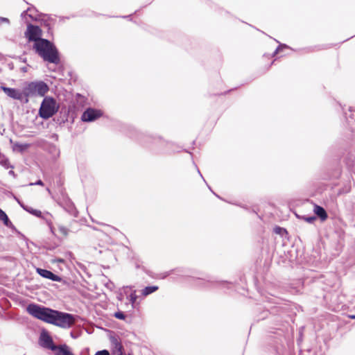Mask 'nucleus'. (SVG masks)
Masks as SVG:
<instances>
[{"instance_id":"obj_7","label":"nucleus","mask_w":355,"mask_h":355,"mask_svg":"<svg viewBox=\"0 0 355 355\" xmlns=\"http://www.w3.org/2000/svg\"><path fill=\"white\" fill-rule=\"evenodd\" d=\"M36 270H37V272L40 275H41L42 277H43L44 278H46V279H51L53 281H55V282H60L62 280L61 277L53 274L52 272H51L49 270H47L45 269H42V268H37Z\"/></svg>"},{"instance_id":"obj_19","label":"nucleus","mask_w":355,"mask_h":355,"mask_svg":"<svg viewBox=\"0 0 355 355\" xmlns=\"http://www.w3.org/2000/svg\"><path fill=\"white\" fill-rule=\"evenodd\" d=\"M304 219L307 221L308 223H312L313 222L316 218L315 216H312V217H306V218H304Z\"/></svg>"},{"instance_id":"obj_4","label":"nucleus","mask_w":355,"mask_h":355,"mask_svg":"<svg viewBox=\"0 0 355 355\" xmlns=\"http://www.w3.org/2000/svg\"><path fill=\"white\" fill-rule=\"evenodd\" d=\"M25 35L28 40L33 41L34 43L36 42L37 40H43L41 38L42 31L37 26H33L31 24L28 25Z\"/></svg>"},{"instance_id":"obj_10","label":"nucleus","mask_w":355,"mask_h":355,"mask_svg":"<svg viewBox=\"0 0 355 355\" xmlns=\"http://www.w3.org/2000/svg\"><path fill=\"white\" fill-rule=\"evenodd\" d=\"M26 16H28L33 20H37V15H36V11L33 8H29L26 11L22 12V17H25Z\"/></svg>"},{"instance_id":"obj_17","label":"nucleus","mask_w":355,"mask_h":355,"mask_svg":"<svg viewBox=\"0 0 355 355\" xmlns=\"http://www.w3.org/2000/svg\"><path fill=\"white\" fill-rule=\"evenodd\" d=\"M94 355H110V353L107 350H101L97 352Z\"/></svg>"},{"instance_id":"obj_13","label":"nucleus","mask_w":355,"mask_h":355,"mask_svg":"<svg viewBox=\"0 0 355 355\" xmlns=\"http://www.w3.org/2000/svg\"><path fill=\"white\" fill-rule=\"evenodd\" d=\"M157 289H158V287L155 286H147L143 290L142 293L144 295H148L156 291Z\"/></svg>"},{"instance_id":"obj_12","label":"nucleus","mask_w":355,"mask_h":355,"mask_svg":"<svg viewBox=\"0 0 355 355\" xmlns=\"http://www.w3.org/2000/svg\"><path fill=\"white\" fill-rule=\"evenodd\" d=\"M113 352L114 355H123V346L121 343L118 342L115 343Z\"/></svg>"},{"instance_id":"obj_25","label":"nucleus","mask_w":355,"mask_h":355,"mask_svg":"<svg viewBox=\"0 0 355 355\" xmlns=\"http://www.w3.org/2000/svg\"><path fill=\"white\" fill-rule=\"evenodd\" d=\"M1 89H10V88H9V87H6L1 86Z\"/></svg>"},{"instance_id":"obj_1","label":"nucleus","mask_w":355,"mask_h":355,"mask_svg":"<svg viewBox=\"0 0 355 355\" xmlns=\"http://www.w3.org/2000/svg\"><path fill=\"white\" fill-rule=\"evenodd\" d=\"M26 310L34 318L62 328H69L74 323V318L71 314L52 310L37 304H31L27 306Z\"/></svg>"},{"instance_id":"obj_26","label":"nucleus","mask_w":355,"mask_h":355,"mask_svg":"<svg viewBox=\"0 0 355 355\" xmlns=\"http://www.w3.org/2000/svg\"><path fill=\"white\" fill-rule=\"evenodd\" d=\"M352 318H355V315L351 316Z\"/></svg>"},{"instance_id":"obj_15","label":"nucleus","mask_w":355,"mask_h":355,"mask_svg":"<svg viewBox=\"0 0 355 355\" xmlns=\"http://www.w3.org/2000/svg\"><path fill=\"white\" fill-rule=\"evenodd\" d=\"M275 232L277 234H282V232H285L286 230L279 227H277L275 228Z\"/></svg>"},{"instance_id":"obj_21","label":"nucleus","mask_w":355,"mask_h":355,"mask_svg":"<svg viewBox=\"0 0 355 355\" xmlns=\"http://www.w3.org/2000/svg\"><path fill=\"white\" fill-rule=\"evenodd\" d=\"M286 47V45H280L273 53V55L277 54L281 49Z\"/></svg>"},{"instance_id":"obj_8","label":"nucleus","mask_w":355,"mask_h":355,"mask_svg":"<svg viewBox=\"0 0 355 355\" xmlns=\"http://www.w3.org/2000/svg\"><path fill=\"white\" fill-rule=\"evenodd\" d=\"M49 85H48L47 83L39 80V81H35V82L30 83L28 84V86L27 89H49Z\"/></svg>"},{"instance_id":"obj_24","label":"nucleus","mask_w":355,"mask_h":355,"mask_svg":"<svg viewBox=\"0 0 355 355\" xmlns=\"http://www.w3.org/2000/svg\"><path fill=\"white\" fill-rule=\"evenodd\" d=\"M45 91H46V90H40V94H42V95H44V94H45V92H45Z\"/></svg>"},{"instance_id":"obj_5","label":"nucleus","mask_w":355,"mask_h":355,"mask_svg":"<svg viewBox=\"0 0 355 355\" xmlns=\"http://www.w3.org/2000/svg\"><path fill=\"white\" fill-rule=\"evenodd\" d=\"M4 92L10 98L20 100L22 102H28V94L24 90H3Z\"/></svg>"},{"instance_id":"obj_22","label":"nucleus","mask_w":355,"mask_h":355,"mask_svg":"<svg viewBox=\"0 0 355 355\" xmlns=\"http://www.w3.org/2000/svg\"><path fill=\"white\" fill-rule=\"evenodd\" d=\"M2 23L9 24L8 19L5 18V17H0V24H2Z\"/></svg>"},{"instance_id":"obj_9","label":"nucleus","mask_w":355,"mask_h":355,"mask_svg":"<svg viewBox=\"0 0 355 355\" xmlns=\"http://www.w3.org/2000/svg\"><path fill=\"white\" fill-rule=\"evenodd\" d=\"M315 214L319 216L322 220H324L327 218V214L325 210L320 206L315 205L314 207Z\"/></svg>"},{"instance_id":"obj_23","label":"nucleus","mask_w":355,"mask_h":355,"mask_svg":"<svg viewBox=\"0 0 355 355\" xmlns=\"http://www.w3.org/2000/svg\"><path fill=\"white\" fill-rule=\"evenodd\" d=\"M37 184V185H43V182L42 180H38L36 183H31V185Z\"/></svg>"},{"instance_id":"obj_20","label":"nucleus","mask_w":355,"mask_h":355,"mask_svg":"<svg viewBox=\"0 0 355 355\" xmlns=\"http://www.w3.org/2000/svg\"><path fill=\"white\" fill-rule=\"evenodd\" d=\"M7 160L4 159V157H0V164L4 166H7Z\"/></svg>"},{"instance_id":"obj_18","label":"nucleus","mask_w":355,"mask_h":355,"mask_svg":"<svg viewBox=\"0 0 355 355\" xmlns=\"http://www.w3.org/2000/svg\"><path fill=\"white\" fill-rule=\"evenodd\" d=\"M136 299H137V296H136V295H135V293H132V294L130 295V301H131V302H132V304H134V303H135V302Z\"/></svg>"},{"instance_id":"obj_14","label":"nucleus","mask_w":355,"mask_h":355,"mask_svg":"<svg viewBox=\"0 0 355 355\" xmlns=\"http://www.w3.org/2000/svg\"><path fill=\"white\" fill-rule=\"evenodd\" d=\"M27 211H28L29 213H31V214L34 215V216H36L37 217H41L42 216V212L40 211V210H37V209H34L31 207H24Z\"/></svg>"},{"instance_id":"obj_11","label":"nucleus","mask_w":355,"mask_h":355,"mask_svg":"<svg viewBox=\"0 0 355 355\" xmlns=\"http://www.w3.org/2000/svg\"><path fill=\"white\" fill-rule=\"evenodd\" d=\"M0 220L3 221L4 225L8 227L11 224L6 214L1 209H0Z\"/></svg>"},{"instance_id":"obj_16","label":"nucleus","mask_w":355,"mask_h":355,"mask_svg":"<svg viewBox=\"0 0 355 355\" xmlns=\"http://www.w3.org/2000/svg\"><path fill=\"white\" fill-rule=\"evenodd\" d=\"M114 316L118 318V319H121V320H123L125 318V315L124 314L122 313V312H116L115 314H114Z\"/></svg>"},{"instance_id":"obj_6","label":"nucleus","mask_w":355,"mask_h":355,"mask_svg":"<svg viewBox=\"0 0 355 355\" xmlns=\"http://www.w3.org/2000/svg\"><path fill=\"white\" fill-rule=\"evenodd\" d=\"M101 115V112L94 109H87L82 115V120L84 121H92Z\"/></svg>"},{"instance_id":"obj_3","label":"nucleus","mask_w":355,"mask_h":355,"mask_svg":"<svg viewBox=\"0 0 355 355\" xmlns=\"http://www.w3.org/2000/svg\"><path fill=\"white\" fill-rule=\"evenodd\" d=\"M58 107L56 102L51 98H45L40 106L39 114L43 119L51 117L58 111Z\"/></svg>"},{"instance_id":"obj_2","label":"nucleus","mask_w":355,"mask_h":355,"mask_svg":"<svg viewBox=\"0 0 355 355\" xmlns=\"http://www.w3.org/2000/svg\"><path fill=\"white\" fill-rule=\"evenodd\" d=\"M33 49L44 61L50 63L58 64L60 62L58 51L55 46L49 40H37L34 43Z\"/></svg>"}]
</instances>
